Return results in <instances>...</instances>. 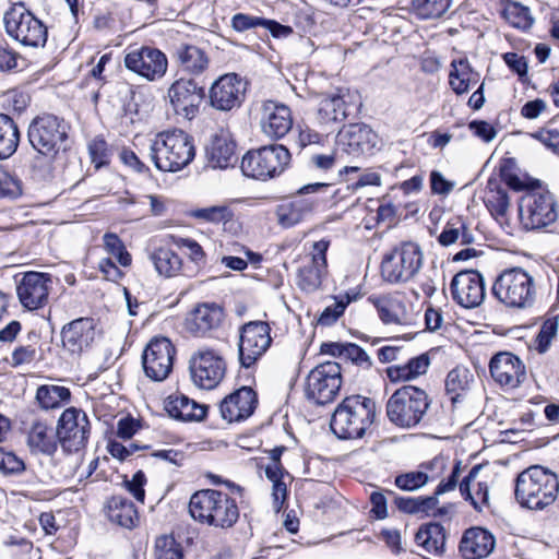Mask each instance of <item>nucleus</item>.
Wrapping results in <instances>:
<instances>
[{"instance_id": "ddd939ff", "label": "nucleus", "mask_w": 559, "mask_h": 559, "mask_svg": "<svg viewBox=\"0 0 559 559\" xmlns=\"http://www.w3.org/2000/svg\"><path fill=\"white\" fill-rule=\"evenodd\" d=\"M526 474V509L543 510L557 498L558 478L551 471L539 465L530 466Z\"/></svg>"}, {"instance_id": "2eb2a0df", "label": "nucleus", "mask_w": 559, "mask_h": 559, "mask_svg": "<svg viewBox=\"0 0 559 559\" xmlns=\"http://www.w3.org/2000/svg\"><path fill=\"white\" fill-rule=\"evenodd\" d=\"M124 67L129 71L153 82L166 74L168 59L162 50L155 47L141 46L129 49L124 56Z\"/></svg>"}, {"instance_id": "49530a36", "label": "nucleus", "mask_w": 559, "mask_h": 559, "mask_svg": "<svg viewBox=\"0 0 559 559\" xmlns=\"http://www.w3.org/2000/svg\"><path fill=\"white\" fill-rule=\"evenodd\" d=\"M191 216L206 223L226 224L233 219L234 212L228 205H213L195 209L191 212Z\"/></svg>"}, {"instance_id": "0e129e2a", "label": "nucleus", "mask_w": 559, "mask_h": 559, "mask_svg": "<svg viewBox=\"0 0 559 559\" xmlns=\"http://www.w3.org/2000/svg\"><path fill=\"white\" fill-rule=\"evenodd\" d=\"M468 128L475 136L479 138L484 142H490L497 135V131L493 126L484 120H473L468 123Z\"/></svg>"}, {"instance_id": "39448f33", "label": "nucleus", "mask_w": 559, "mask_h": 559, "mask_svg": "<svg viewBox=\"0 0 559 559\" xmlns=\"http://www.w3.org/2000/svg\"><path fill=\"white\" fill-rule=\"evenodd\" d=\"M69 129V124L62 118L55 115L38 116L28 126V142L50 164L66 150Z\"/></svg>"}, {"instance_id": "9d476101", "label": "nucleus", "mask_w": 559, "mask_h": 559, "mask_svg": "<svg viewBox=\"0 0 559 559\" xmlns=\"http://www.w3.org/2000/svg\"><path fill=\"white\" fill-rule=\"evenodd\" d=\"M342 385V368L336 361H325L313 368L307 378L306 395L317 404L334 400Z\"/></svg>"}, {"instance_id": "09e8293b", "label": "nucleus", "mask_w": 559, "mask_h": 559, "mask_svg": "<svg viewBox=\"0 0 559 559\" xmlns=\"http://www.w3.org/2000/svg\"><path fill=\"white\" fill-rule=\"evenodd\" d=\"M450 4L451 0H413V9L421 19L440 17Z\"/></svg>"}, {"instance_id": "a878e982", "label": "nucleus", "mask_w": 559, "mask_h": 559, "mask_svg": "<svg viewBox=\"0 0 559 559\" xmlns=\"http://www.w3.org/2000/svg\"><path fill=\"white\" fill-rule=\"evenodd\" d=\"M260 127L263 134L269 139L280 140L284 138L293 128L290 108L273 100L263 103Z\"/></svg>"}, {"instance_id": "5701e85b", "label": "nucleus", "mask_w": 559, "mask_h": 559, "mask_svg": "<svg viewBox=\"0 0 559 559\" xmlns=\"http://www.w3.org/2000/svg\"><path fill=\"white\" fill-rule=\"evenodd\" d=\"M377 144V134L365 123H350L340 130L336 150L352 156L371 153Z\"/></svg>"}, {"instance_id": "c03bdc74", "label": "nucleus", "mask_w": 559, "mask_h": 559, "mask_svg": "<svg viewBox=\"0 0 559 559\" xmlns=\"http://www.w3.org/2000/svg\"><path fill=\"white\" fill-rule=\"evenodd\" d=\"M70 397V390L62 385L43 384L36 391V401L45 411L61 407Z\"/></svg>"}, {"instance_id": "a18cd8bd", "label": "nucleus", "mask_w": 559, "mask_h": 559, "mask_svg": "<svg viewBox=\"0 0 559 559\" xmlns=\"http://www.w3.org/2000/svg\"><path fill=\"white\" fill-rule=\"evenodd\" d=\"M469 373L465 368L452 369L445 379V391L453 404L460 401L463 393L468 389Z\"/></svg>"}, {"instance_id": "dca6fc26", "label": "nucleus", "mask_w": 559, "mask_h": 559, "mask_svg": "<svg viewBox=\"0 0 559 559\" xmlns=\"http://www.w3.org/2000/svg\"><path fill=\"white\" fill-rule=\"evenodd\" d=\"M170 106L177 116L187 120L197 117L204 98V90L191 79H178L168 88Z\"/></svg>"}, {"instance_id": "0eeeda50", "label": "nucleus", "mask_w": 559, "mask_h": 559, "mask_svg": "<svg viewBox=\"0 0 559 559\" xmlns=\"http://www.w3.org/2000/svg\"><path fill=\"white\" fill-rule=\"evenodd\" d=\"M423 260V251L417 243L402 242L383 255L381 276L391 284L406 283L419 272Z\"/></svg>"}, {"instance_id": "79ce46f5", "label": "nucleus", "mask_w": 559, "mask_h": 559, "mask_svg": "<svg viewBox=\"0 0 559 559\" xmlns=\"http://www.w3.org/2000/svg\"><path fill=\"white\" fill-rule=\"evenodd\" d=\"M415 542L427 552L442 554L445 545V533L439 523L421 525L415 535Z\"/></svg>"}, {"instance_id": "473e14b6", "label": "nucleus", "mask_w": 559, "mask_h": 559, "mask_svg": "<svg viewBox=\"0 0 559 559\" xmlns=\"http://www.w3.org/2000/svg\"><path fill=\"white\" fill-rule=\"evenodd\" d=\"M165 411L170 417L182 421L202 420L206 406L197 403L183 394H171L165 400Z\"/></svg>"}, {"instance_id": "5fc2aeb1", "label": "nucleus", "mask_w": 559, "mask_h": 559, "mask_svg": "<svg viewBox=\"0 0 559 559\" xmlns=\"http://www.w3.org/2000/svg\"><path fill=\"white\" fill-rule=\"evenodd\" d=\"M348 296L342 298H335L332 305H329L321 312L318 323L320 325L329 326L337 321V319L344 313L346 307L349 304Z\"/></svg>"}, {"instance_id": "412c9836", "label": "nucleus", "mask_w": 559, "mask_h": 559, "mask_svg": "<svg viewBox=\"0 0 559 559\" xmlns=\"http://www.w3.org/2000/svg\"><path fill=\"white\" fill-rule=\"evenodd\" d=\"M175 348L168 338H155L144 349L142 361L145 374L155 381H163L173 369Z\"/></svg>"}, {"instance_id": "cd10ccee", "label": "nucleus", "mask_w": 559, "mask_h": 559, "mask_svg": "<svg viewBox=\"0 0 559 559\" xmlns=\"http://www.w3.org/2000/svg\"><path fill=\"white\" fill-rule=\"evenodd\" d=\"M258 404L257 393L249 386H242L226 396L219 405L222 417L228 423L249 418Z\"/></svg>"}, {"instance_id": "680f3d73", "label": "nucleus", "mask_w": 559, "mask_h": 559, "mask_svg": "<svg viewBox=\"0 0 559 559\" xmlns=\"http://www.w3.org/2000/svg\"><path fill=\"white\" fill-rule=\"evenodd\" d=\"M463 227V222L460 218H456L454 222H449L441 234L439 235V242L442 246H450L456 242L460 239V231Z\"/></svg>"}, {"instance_id": "f704fd0d", "label": "nucleus", "mask_w": 559, "mask_h": 559, "mask_svg": "<svg viewBox=\"0 0 559 559\" xmlns=\"http://www.w3.org/2000/svg\"><path fill=\"white\" fill-rule=\"evenodd\" d=\"M106 513L110 522L128 530L134 528L139 523L134 503L122 496H114L107 501Z\"/></svg>"}, {"instance_id": "8fccbe9b", "label": "nucleus", "mask_w": 559, "mask_h": 559, "mask_svg": "<svg viewBox=\"0 0 559 559\" xmlns=\"http://www.w3.org/2000/svg\"><path fill=\"white\" fill-rule=\"evenodd\" d=\"M558 332V322L556 318L547 319L540 326L539 333L537 334L533 345L530 346L531 349H535L539 354L546 353L552 340L557 335Z\"/></svg>"}, {"instance_id": "c9c22d12", "label": "nucleus", "mask_w": 559, "mask_h": 559, "mask_svg": "<svg viewBox=\"0 0 559 559\" xmlns=\"http://www.w3.org/2000/svg\"><path fill=\"white\" fill-rule=\"evenodd\" d=\"M148 260L159 276L171 278L180 274L182 259L169 247H157L148 253Z\"/></svg>"}, {"instance_id": "4c0bfd02", "label": "nucleus", "mask_w": 559, "mask_h": 559, "mask_svg": "<svg viewBox=\"0 0 559 559\" xmlns=\"http://www.w3.org/2000/svg\"><path fill=\"white\" fill-rule=\"evenodd\" d=\"M174 58L180 68L190 74L199 75L209 67L207 56L201 48L194 45L178 46Z\"/></svg>"}, {"instance_id": "f8f14e48", "label": "nucleus", "mask_w": 559, "mask_h": 559, "mask_svg": "<svg viewBox=\"0 0 559 559\" xmlns=\"http://www.w3.org/2000/svg\"><path fill=\"white\" fill-rule=\"evenodd\" d=\"M271 328L264 321H251L240 328L239 361L242 367L250 368L262 357L272 343Z\"/></svg>"}, {"instance_id": "603ef678", "label": "nucleus", "mask_w": 559, "mask_h": 559, "mask_svg": "<svg viewBox=\"0 0 559 559\" xmlns=\"http://www.w3.org/2000/svg\"><path fill=\"white\" fill-rule=\"evenodd\" d=\"M155 559H183L181 546L173 536H159L155 542Z\"/></svg>"}, {"instance_id": "20e7f679", "label": "nucleus", "mask_w": 559, "mask_h": 559, "mask_svg": "<svg viewBox=\"0 0 559 559\" xmlns=\"http://www.w3.org/2000/svg\"><path fill=\"white\" fill-rule=\"evenodd\" d=\"M376 415L373 400L360 395L347 396L331 418V429L340 439L361 438Z\"/></svg>"}, {"instance_id": "13d9d810", "label": "nucleus", "mask_w": 559, "mask_h": 559, "mask_svg": "<svg viewBox=\"0 0 559 559\" xmlns=\"http://www.w3.org/2000/svg\"><path fill=\"white\" fill-rule=\"evenodd\" d=\"M263 17L253 16L245 13H237L231 17L230 25L234 31L242 33L258 26H262Z\"/></svg>"}, {"instance_id": "de8ad7c7", "label": "nucleus", "mask_w": 559, "mask_h": 559, "mask_svg": "<svg viewBox=\"0 0 559 559\" xmlns=\"http://www.w3.org/2000/svg\"><path fill=\"white\" fill-rule=\"evenodd\" d=\"M103 242L105 251L115 258L121 266L127 267L131 265V254L127 251L122 240L116 234H105Z\"/></svg>"}, {"instance_id": "bb28decb", "label": "nucleus", "mask_w": 559, "mask_h": 559, "mask_svg": "<svg viewBox=\"0 0 559 559\" xmlns=\"http://www.w3.org/2000/svg\"><path fill=\"white\" fill-rule=\"evenodd\" d=\"M96 329L92 318H79L63 326L61 331L63 348L71 355H80L95 341Z\"/></svg>"}, {"instance_id": "864d4df0", "label": "nucleus", "mask_w": 559, "mask_h": 559, "mask_svg": "<svg viewBox=\"0 0 559 559\" xmlns=\"http://www.w3.org/2000/svg\"><path fill=\"white\" fill-rule=\"evenodd\" d=\"M519 168L513 158H504L500 164V177L514 191L524 190V182L519 177Z\"/></svg>"}, {"instance_id": "f3484780", "label": "nucleus", "mask_w": 559, "mask_h": 559, "mask_svg": "<svg viewBox=\"0 0 559 559\" xmlns=\"http://www.w3.org/2000/svg\"><path fill=\"white\" fill-rule=\"evenodd\" d=\"M328 187L325 183H310L299 189V195L277 205L276 216L281 226L288 228L304 221L318 205L316 198H306V194L316 193Z\"/></svg>"}, {"instance_id": "774afa93", "label": "nucleus", "mask_w": 559, "mask_h": 559, "mask_svg": "<svg viewBox=\"0 0 559 559\" xmlns=\"http://www.w3.org/2000/svg\"><path fill=\"white\" fill-rule=\"evenodd\" d=\"M503 16L512 26L521 28L524 25V7L509 3L503 10Z\"/></svg>"}, {"instance_id": "1a4fd4ad", "label": "nucleus", "mask_w": 559, "mask_h": 559, "mask_svg": "<svg viewBox=\"0 0 559 559\" xmlns=\"http://www.w3.org/2000/svg\"><path fill=\"white\" fill-rule=\"evenodd\" d=\"M526 207L532 228H544L558 218L557 202L548 187L526 175Z\"/></svg>"}, {"instance_id": "6e6552de", "label": "nucleus", "mask_w": 559, "mask_h": 559, "mask_svg": "<svg viewBox=\"0 0 559 559\" xmlns=\"http://www.w3.org/2000/svg\"><path fill=\"white\" fill-rule=\"evenodd\" d=\"M7 34L27 47H44L47 27L23 3L11 7L3 17Z\"/></svg>"}, {"instance_id": "4be33fe9", "label": "nucleus", "mask_w": 559, "mask_h": 559, "mask_svg": "<svg viewBox=\"0 0 559 559\" xmlns=\"http://www.w3.org/2000/svg\"><path fill=\"white\" fill-rule=\"evenodd\" d=\"M329 241L319 240L313 243L311 255L306 258L297 273V285L305 292L317 290L326 273V251Z\"/></svg>"}, {"instance_id": "9b49d317", "label": "nucleus", "mask_w": 559, "mask_h": 559, "mask_svg": "<svg viewBox=\"0 0 559 559\" xmlns=\"http://www.w3.org/2000/svg\"><path fill=\"white\" fill-rule=\"evenodd\" d=\"M91 425L87 415L75 407H70L61 414L56 435L62 449L67 452H78L88 440Z\"/></svg>"}, {"instance_id": "bf43d9fd", "label": "nucleus", "mask_w": 559, "mask_h": 559, "mask_svg": "<svg viewBox=\"0 0 559 559\" xmlns=\"http://www.w3.org/2000/svg\"><path fill=\"white\" fill-rule=\"evenodd\" d=\"M176 245L187 250L189 259L197 265L204 263L205 254L202 247L191 238H178Z\"/></svg>"}, {"instance_id": "c756f323", "label": "nucleus", "mask_w": 559, "mask_h": 559, "mask_svg": "<svg viewBox=\"0 0 559 559\" xmlns=\"http://www.w3.org/2000/svg\"><path fill=\"white\" fill-rule=\"evenodd\" d=\"M225 318L224 309L217 304L198 305L186 318V329L195 336H205L221 326Z\"/></svg>"}, {"instance_id": "6ab92c4d", "label": "nucleus", "mask_w": 559, "mask_h": 559, "mask_svg": "<svg viewBox=\"0 0 559 559\" xmlns=\"http://www.w3.org/2000/svg\"><path fill=\"white\" fill-rule=\"evenodd\" d=\"M246 82L236 73L224 74L210 88V104L221 111L240 107L245 99Z\"/></svg>"}, {"instance_id": "423d86ee", "label": "nucleus", "mask_w": 559, "mask_h": 559, "mask_svg": "<svg viewBox=\"0 0 559 559\" xmlns=\"http://www.w3.org/2000/svg\"><path fill=\"white\" fill-rule=\"evenodd\" d=\"M290 163V153L282 144L262 146L249 151L241 160L245 176L267 180L282 175Z\"/></svg>"}, {"instance_id": "4468645a", "label": "nucleus", "mask_w": 559, "mask_h": 559, "mask_svg": "<svg viewBox=\"0 0 559 559\" xmlns=\"http://www.w3.org/2000/svg\"><path fill=\"white\" fill-rule=\"evenodd\" d=\"M192 381L201 389L212 390L223 380L226 372L224 358L214 349L202 348L190 358Z\"/></svg>"}, {"instance_id": "f03ea898", "label": "nucleus", "mask_w": 559, "mask_h": 559, "mask_svg": "<svg viewBox=\"0 0 559 559\" xmlns=\"http://www.w3.org/2000/svg\"><path fill=\"white\" fill-rule=\"evenodd\" d=\"M191 516L217 528H230L239 519V508L234 498L216 489H202L194 492L189 501Z\"/></svg>"}, {"instance_id": "37998d69", "label": "nucleus", "mask_w": 559, "mask_h": 559, "mask_svg": "<svg viewBox=\"0 0 559 559\" xmlns=\"http://www.w3.org/2000/svg\"><path fill=\"white\" fill-rule=\"evenodd\" d=\"M20 143V132L15 121L0 114V159L12 156Z\"/></svg>"}, {"instance_id": "e433bc0d", "label": "nucleus", "mask_w": 559, "mask_h": 559, "mask_svg": "<svg viewBox=\"0 0 559 559\" xmlns=\"http://www.w3.org/2000/svg\"><path fill=\"white\" fill-rule=\"evenodd\" d=\"M479 81V74L472 69L466 58L453 59L449 74L451 88L457 95L467 93Z\"/></svg>"}, {"instance_id": "3c124183", "label": "nucleus", "mask_w": 559, "mask_h": 559, "mask_svg": "<svg viewBox=\"0 0 559 559\" xmlns=\"http://www.w3.org/2000/svg\"><path fill=\"white\" fill-rule=\"evenodd\" d=\"M435 479L436 476H431L424 471H416L396 476L394 484L402 490L414 491Z\"/></svg>"}, {"instance_id": "7c9ffc66", "label": "nucleus", "mask_w": 559, "mask_h": 559, "mask_svg": "<svg viewBox=\"0 0 559 559\" xmlns=\"http://www.w3.org/2000/svg\"><path fill=\"white\" fill-rule=\"evenodd\" d=\"M236 144L229 131L216 132L206 146L207 165L214 169H226L237 160Z\"/></svg>"}, {"instance_id": "aec40b11", "label": "nucleus", "mask_w": 559, "mask_h": 559, "mask_svg": "<svg viewBox=\"0 0 559 559\" xmlns=\"http://www.w3.org/2000/svg\"><path fill=\"white\" fill-rule=\"evenodd\" d=\"M452 299L463 308H475L485 298V283L481 274L474 270L455 274L450 284Z\"/></svg>"}, {"instance_id": "6e6d98bb", "label": "nucleus", "mask_w": 559, "mask_h": 559, "mask_svg": "<svg viewBox=\"0 0 559 559\" xmlns=\"http://www.w3.org/2000/svg\"><path fill=\"white\" fill-rule=\"evenodd\" d=\"M528 135L544 145L554 154L559 155V130L546 126L537 131L530 132Z\"/></svg>"}, {"instance_id": "f257e3e1", "label": "nucleus", "mask_w": 559, "mask_h": 559, "mask_svg": "<svg viewBox=\"0 0 559 559\" xmlns=\"http://www.w3.org/2000/svg\"><path fill=\"white\" fill-rule=\"evenodd\" d=\"M148 155L158 170L179 171L194 159L193 138L181 129L159 132L150 142Z\"/></svg>"}, {"instance_id": "a19ab883", "label": "nucleus", "mask_w": 559, "mask_h": 559, "mask_svg": "<svg viewBox=\"0 0 559 559\" xmlns=\"http://www.w3.org/2000/svg\"><path fill=\"white\" fill-rule=\"evenodd\" d=\"M484 202L496 221L500 222L506 217L509 209V198L506 191L500 187V182L497 178L490 177L488 179Z\"/></svg>"}, {"instance_id": "2f4dec72", "label": "nucleus", "mask_w": 559, "mask_h": 559, "mask_svg": "<svg viewBox=\"0 0 559 559\" xmlns=\"http://www.w3.org/2000/svg\"><path fill=\"white\" fill-rule=\"evenodd\" d=\"M496 545L493 535L481 527H471L463 534L459 550L465 559H483L489 556Z\"/></svg>"}, {"instance_id": "a211bd4d", "label": "nucleus", "mask_w": 559, "mask_h": 559, "mask_svg": "<svg viewBox=\"0 0 559 559\" xmlns=\"http://www.w3.org/2000/svg\"><path fill=\"white\" fill-rule=\"evenodd\" d=\"M349 91L336 88L318 97L317 124L324 131H333L348 117Z\"/></svg>"}, {"instance_id": "ea45409f", "label": "nucleus", "mask_w": 559, "mask_h": 559, "mask_svg": "<svg viewBox=\"0 0 559 559\" xmlns=\"http://www.w3.org/2000/svg\"><path fill=\"white\" fill-rule=\"evenodd\" d=\"M57 435L43 421H36L32 425L27 443L33 451L45 454H52L57 450Z\"/></svg>"}, {"instance_id": "72a5a7b5", "label": "nucleus", "mask_w": 559, "mask_h": 559, "mask_svg": "<svg viewBox=\"0 0 559 559\" xmlns=\"http://www.w3.org/2000/svg\"><path fill=\"white\" fill-rule=\"evenodd\" d=\"M374 307L384 324L406 325L412 323V314L400 296L377 298Z\"/></svg>"}, {"instance_id": "69168bd1", "label": "nucleus", "mask_w": 559, "mask_h": 559, "mask_svg": "<svg viewBox=\"0 0 559 559\" xmlns=\"http://www.w3.org/2000/svg\"><path fill=\"white\" fill-rule=\"evenodd\" d=\"M0 469L4 473H19L24 469V463L14 453L0 450Z\"/></svg>"}, {"instance_id": "338daca9", "label": "nucleus", "mask_w": 559, "mask_h": 559, "mask_svg": "<svg viewBox=\"0 0 559 559\" xmlns=\"http://www.w3.org/2000/svg\"><path fill=\"white\" fill-rule=\"evenodd\" d=\"M430 188L433 194L448 195L454 188V182L447 180L440 171L430 174Z\"/></svg>"}, {"instance_id": "e2e57ef3", "label": "nucleus", "mask_w": 559, "mask_h": 559, "mask_svg": "<svg viewBox=\"0 0 559 559\" xmlns=\"http://www.w3.org/2000/svg\"><path fill=\"white\" fill-rule=\"evenodd\" d=\"M145 481L146 478L142 471H138L130 480L124 481L127 490L141 503L144 502L145 498Z\"/></svg>"}, {"instance_id": "7ed1b4c3", "label": "nucleus", "mask_w": 559, "mask_h": 559, "mask_svg": "<svg viewBox=\"0 0 559 559\" xmlns=\"http://www.w3.org/2000/svg\"><path fill=\"white\" fill-rule=\"evenodd\" d=\"M430 405L431 399L424 389L403 385L388 399L386 417L400 429H414L425 423Z\"/></svg>"}, {"instance_id": "c85d7f7f", "label": "nucleus", "mask_w": 559, "mask_h": 559, "mask_svg": "<svg viewBox=\"0 0 559 559\" xmlns=\"http://www.w3.org/2000/svg\"><path fill=\"white\" fill-rule=\"evenodd\" d=\"M489 371L493 380L502 388L513 390L519 388L521 383L524 366L518 356L502 352L491 358Z\"/></svg>"}, {"instance_id": "58836bf2", "label": "nucleus", "mask_w": 559, "mask_h": 559, "mask_svg": "<svg viewBox=\"0 0 559 559\" xmlns=\"http://www.w3.org/2000/svg\"><path fill=\"white\" fill-rule=\"evenodd\" d=\"M481 469V465H475L471 468L468 474L460 483L461 495L469 500L474 509L481 511L484 508L489 506V488L487 483L479 481L477 487L472 491L471 485L476 479Z\"/></svg>"}, {"instance_id": "4d7b16f0", "label": "nucleus", "mask_w": 559, "mask_h": 559, "mask_svg": "<svg viewBox=\"0 0 559 559\" xmlns=\"http://www.w3.org/2000/svg\"><path fill=\"white\" fill-rule=\"evenodd\" d=\"M21 193L20 180L0 168V198H16Z\"/></svg>"}, {"instance_id": "393cba45", "label": "nucleus", "mask_w": 559, "mask_h": 559, "mask_svg": "<svg viewBox=\"0 0 559 559\" xmlns=\"http://www.w3.org/2000/svg\"><path fill=\"white\" fill-rule=\"evenodd\" d=\"M51 277L39 272H27L19 282L16 292L22 306L28 310L44 307L48 301Z\"/></svg>"}, {"instance_id": "b1692460", "label": "nucleus", "mask_w": 559, "mask_h": 559, "mask_svg": "<svg viewBox=\"0 0 559 559\" xmlns=\"http://www.w3.org/2000/svg\"><path fill=\"white\" fill-rule=\"evenodd\" d=\"M492 293L508 308L524 307V270L520 266L506 269L497 277Z\"/></svg>"}, {"instance_id": "052dcab7", "label": "nucleus", "mask_w": 559, "mask_h": 559, "mask_svg": "<svg viewBox=\"0 0 559 559\" xmlns=\"http://www.w3.org/2000/svg\"><path fill=\"white\" fill-rule=\"evenodd\" d=\"M344 353V359L350 360L353 364L369 368L371 366V360L367 353L354 343H346Z\"/></svg>"}]
</instances>
